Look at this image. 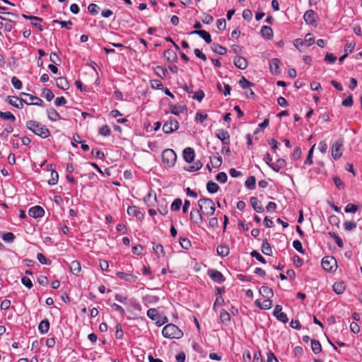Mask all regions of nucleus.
I'll return each mask as SVG.
<instances>
[{
  "instance_id": "f257e3e1",
  "label": "nucleus",
  "mask_w": 362,
  "mask_h": 362,
  "mask_svg": "<svg viewBox=\"0 0 362 362\" xmlns=\"http://www.w3.org/2000/svg\"><path fill=\"white\" fill-rule=\"evenodd\" d=\"M25 125L29 130L42 139H46L50 136L48 128L37 121L28 120Z\"/></svg>"
},
{
  "instance_id": "f03ea898",
  "label": "nucleus",
  "mask_w": 362,
  "mask_h": 362,
  "mask_svg": "<svg viewBox=\"0 0 362 362\" xmlns=\"http://www.w3.org/2000/svg\"><path fill=\"white\" fill-rule=\"evenodd\" d=\"M198 206L203 215L212 216L216 210L214 201L209 198H202L198 201Z\"/></svg>"
},
{
  "instance_id": "7ed1b4c3",
  "label": "nucleus",
  "mask_w": 362,
  "mask_h": 362,
  "mask_svg": "<svg viewBox=\"0 0 362 362\" xmlns=\"http://www.w3.org/2000/svg\"><path fill=\"white\" fill-rule=\"evenodd\" d=\"M162 334L164 337L170 339H180L183 336V332L174 324H168L165 325Z\"/></svg>"
},
{
  "instance_id": "20e7f679",
  "label": "nucleus",
  "mask_w": 362,
  "mask_h": 362,
  "mask_svg": "<svg viewBox=\"0 0 362 362\" xmlns=\"http://www.w3.org/2000/svg\"><path fill=\"white\" fill-rule=\"evenodd\" d=\"M177 159V155L173 149L167 148L162 153V162L168 167H172L175 165Z\"/></svg>"
},
{
  "instance_id": "39448f33",
  "label": "nucleus",
  "mask_w": 362,
  "mask_h": 362,
  "mask_svg": "<svg viewBox=\"0 0 362 362\" xmlns=\"http://www.w3.org/2000/svg\"><path fill=\"white\" fill-rule=\"evenodd\" d=\"M322 268L327 272L335 271L337 264L336 259L331 256L325 257L321 262Z\"/></svg>"
},
{
  "instance_id": "423d86ee",
  "label": "nucleus",
  "mask_w": 362,
  "mask_h": 362,
  "mask_svg": "<svg viewBox=\"0 0 362 362\" xmlns=\"http://www.w3.org/2000/svg\"><path fill=\"white\" fill-rule=\"evenodd\" d=\"M342 141H336L332 146V156L334 160H338L342 155Z\"/></svg>"
},
{
  "instance_id": "0eeeda50",
  "label": "nucleus",
  "mask_w": 362,
  "mask_h": 362,
  "mask_svg": "<svg viewBox=\"0 0 362 362\" xmlns=\"http://www.w3.org/2000/svg\"><path fill=\"white\" fill-rule=\"evenodd\" d=\"M179 128V123L175 119L167 121L163 126V130L165 134H170Z\"/></svg>"
},
{
  "instance_id": "6e6552de",
  "label": "nucleus",
  "mask_w": 362,
  "mask_h": 362,
  "mask_svg": "<svg viewBox=\"0 0 362 362\" xmlns=\"http://www.w3.org/2000/svg\"><path fill=\"white\" fill-rule=\"evenodd\" d=\"M190 220L197 225L200 226L203 221L202 214L199 209H192L190 211Z\"/></svg>"
},
{
  "instance_id": "1a4fd4ad",
  "label": "nucleus",
  "mask_w": 362,
  "mask_h": 362,
  "mask_svg": "<svg viewBox=\"0 0 362 362\" xmlns=\"http://www.w3.org/2000/svg\"><path fill=\"white\" fill-rule=\"evenodd\" d=\"M208 275L214 281L218 284H221L225 281V278L223 277V274L218 270L209 269Z\"/></svg>"
},
{
  "instance_id": "9d476101",
  "label": "nucleus",
  "mask_w": 362,
  "mask_h": 362,
  "mask_svg": "<svg viewBox=\"0 0 362 362\" xmlns=\"http://www.w3.org/2000/svg\"><path fill=\"white\" fill-rule=\"evenodd\" d=\"M28 214L35 218H41L45 214V210L40 206H35L29 209Z\"/></svg>"
},
{
  "instance_id": "9b49d317",
  "label": "nucleus",
  "mask_w": 362,
  "mask_h": 362,
  "mask_svg": "<svg viewBox=\"0 0 362 362\" xmlns=\"http://www.w3.org/2000/svg\"><path fill=\"white\" fill-rule=\"evenodd\" d=\"M216 136L223 144L228 145L230 144V134L228 131L224 129H218L216 132Z\"/></svg>"
},
{
  "instance_id": "f8f14e48",
  "label": "nucleus",
  "mask_w": 362,
  "mask_h": 362,
  "mask_svg": "<svg viewBox=\"0 0 362 362\" xmlns=\"http://www.w3.org/2000/svg\"><path fill=\"white\" fill-rule=\"evenodd\" d=\"M281 310L282 307L279 305H276L274 308L273 314L279 321L286 323L288 322V319L287 315L284 313H282Z\"/></svg>"
},
{
  "instance_id": "ddd939ff",
  "label": "nucleus",
  "mask_w": 362,
  "mask_h": 362,
  "mask_svg": "<svg viewBox=\"0 0 362 362\" xmlns=\"http://www.w3.org/2000/svg\"><path fill=\"white\" fill-rule=\"evenodd\" d=\"M316 16V13H315L313 10H308L305 13L303 18L306 23L313 25L315 23Z\"/></svg>"
},
{
  "instance_id": "4468645a",
  "label": "nucleus",
  "mask_w": 362,
  "mask_h": 362,
  "mask_svg": "<svg viewBox=\"0 0 362 362\" xmlns=\"http://www.w3.org/2000/svg\"><path fill=\"white\" fill-rule=\"evenodd\" d=\"M190 35H199L206 43L209 44L211 42V37L209 33L203 30H196L192 31Z\"/></svg>"
},
{
  "instance_id": "2eb2a0df",
  "label": "nucleus",
  "mask_w": 362,
  "mask_h": 362,
  "mask_svg": "<svg viewBox=\"0 0 362 362\" xmlns=\"http://www.w3.org/2000/svg\"><path fill=\"white\" fill-rule=\"evenodd\" d=\"M183 158L187 163H192L194 158V151L192 148L187 147L183 151Z\"/></svg>"
},
{
  "instance_id": "dca6fc26",
  "label": "nucleus",
  "mask_w": 362,
  "mask_h": 362,
  "mask_svg": "<svg viewBox=\"0 0 362 362\" xmlns=\"http://www.w3.org/2000/svg\"><path fill=\"white\" fill-rule=\"evenodd\" d=\"M116 275L120 279H124V281L129 282V283H134L137 279L136 276H134L132 274H127V273L121 272H118L116 274Z\"/></svg>"
},
{
  "instance_id": "f3484780",
  "label": "nucleus",
  "mask_w": 362,
  "mask_h": 362,
  "mask_svg": "<svg viewBox=\"0 0 362 362\" xmlns=\"http://www.w3.org/2000/svg\"><path fill=\"white\" fill-rule=\"evenodd\" d=\"M233 62L234 64L240 69H245L247 67V61L243 57H235Z\"/></svg>"
},
{
  "instance_id": "a211bd4d",
  "label": "nucleus",
  "mask_w": 362,
  "mask_h": 362,
  "mask_svg": "<svg viewBox=\"0 0 362 362\" xmlns=\"http://www.w3.org/2000/svg\"><path fill=\"white\" fill-rule=\"evenodd\" d=\"M250 204L254 209V210L257 213H262L264 211V208L262 206L261 202L258 200L257 197H252L250 198Z\"/></svg>"
},
{
  "instance_id": "6ab92c4d",
  "label": "nucleus",
  "mask_w": 362,
  "mask_h": 362,
  "mask_svg": "<svg viewBox=\"0 0 362 362\" xmlns=\"http://www.w3.org/2000/svg\"><path fill=\"white\" fill-rule=\"evenodd\" d=\"M127 214L129 216H135L138 219H141L144 216L139 208L135 206H129L127 209Z\"/></svg>"
},
{
  "instance_id": "aec40b11",
  "label": "nucleus",
  "mask_w": 362,
  "mask_h": 362,
  "mask_svg": "<svg viewBox=\"0 0 362 362\" xmlns=\"http://www.w3.org/2000/svg\"><path fill=\"white\" fill-rule=\"evenodd\" d=\"M21 95H23V96L28 97L29 99L31 101H33V100H36V102H35V103L30 102V103H27V105H28L42 106V105H43L42 100L40 99V98L37 97V96H34L33 95H30V94H28V93H21Z\"/></svg>"
},
{
  "instance_id": "412c9836",
  "label": "nucleus",
  "mask_w": 362,
  "mask_h": 362,
  "mask_svg": "<svg viewBox=\"0 0 362 362\" xmlns=\"http://www.w3.org/2000/svg\"><path fill=\"white\" fill-rule=\"evenodd\" d=\"M286 161L284 159L279 158L272 165H269V167L275 172H279L286 166Z\"/></svg>"
},
{
  "instance_id": "4be33fe9",
  "label": "nucleus",
  "mask_w": 362,
  "mask_h": 362,
  "mask_svg": "<svg viewBox=\"0 0 362 362\" xmlns=\"http://www.w3.org/2000/svg\"><path fill=\"white\" fill-rule=\"evenodd\" d=\"M255 304L260 309L268 310V309L272 308V301L269 298L265 299L262 303L259 301V300H257L255 301Z\"/></svg>"
},
{
  "instance_id": "5701e85b",
  "label": "nucleus",
  "mask_w": 362,
  "mask_h": 362,
  "mask_svg": "<svg viewBox=\"0 0 362 362\" xmlns=\"http://www.w3.org/2000/svg\"><path fill=\"white\" fill-rule=\"evenodd\" d=\"M49 329V322L45 319L42 320L38 325V330L41 334H46Z\"/></svg>"
},
{
  "instance_id": "b1692460",
  "label": "nucleus",
  "mask_w": 362,
  "mask_h": 362,
  "mask_svg": "<svg viewBox=\"0 0 362 362\" xmlns=\"http://www.w3.org/2000/svg\"><path fill=\"white\" fill-rule=\"evenodd\" d=\"M259 294L264 298H270L271 297L273 296L274 293L272 289L269 288L267 286H263L259 288Z\"/></svg>"
},
{
  "instance_id": "393cba45",
  "label": "nucleus",
  "mask_w": 362,
  "mask_h": 362,
  "mask_svg": "<svg viewBox=\"0 0 362 362\" xmlns=\"http://www.w3.org/2000/svg\"><path fill=\"white\" fill-rule=\"evenodd\" d=\"M57 86L62 90H67L69 87L67 80L64 77H59L56 79Z\"/></svg>"
},
{
  "instance_id": "a878e982",
  "label": "nucleus",
  "mask_w": 362,
  "mask_h": 362,
  "mask_svg": "<svg viewBox=\"0 0 362 362\" xmlns=\"http://www.w3.org/2000/svg\"><path fill=\"white\" fill-rule=\"evenodd\" d=\"M19 100V98L17 97V96H11V95H9L6 98V102H7L8 104L11 105L12 106L16 107V108H18V109H22L23 108V105L21 104V105H20V103H18V100Z\"/></svg>"
},
{
  "instance_id": "bb28decb",
  "label": "nucleus",
  "mask_w": 362,
  "mask_h": 362,
  "mask_svg": "<svg viewBox=\"0 0 362 362\" xmlns=\"http://www.w3.org/2000/svg\"><path fill=\"white\" fill-rule=\"evenodd\" d=\"M70 271L74 275H78V274L81 272V264L78 261H72L70 264Z\"/></svg>"
},
{
  "instance_id": "cd10ccee",
  "label": "nucleus",
  "mask_w": 362,
  "mask_h": 362,
  "mask_svg": "<svg viewBox=\"0 0 362 362\" xmlns=\"http://www.w3.org/2000/svg\"><path fill=\"white\" fill-rule=\"evenodd\" d=\"M48 118L52 121H57L61 119L59 114L54 108L47 110Z\"/></svg>"
},
{
  "instance_id": "c85d7f7f",
  "label": "nucleus",
  "mask_w": 362,
  "mask_h": 362,
  "mask_svg": "<svg viewBox=\"0 0 362 362\" xmlns=\"http://www.w3.org/2000/svg\"><path fill=\"white\" fill-rule=\"evenodd\" d=\"M279 64H280V61L279 59L274 58L272 59V61L270 62V70H271L272 73L276 74L279 73Z\"/></svg>"
},
{
  "instance_id": "c756f323",
  "label": "nucleus",
  "mask_w": 362,
  "mask_h": 362,
  "mask_svg": "<svg viewBox=\"0 0 362 362\" xmlns=\"http://www.w3.org/2000/svg\"><path fill=\"white\" fill-rule=\"evenodd\" d=\"M164 57L168 62H173L177 59L176 53L172 49H168L164 52Z\"/></svg>"
},
{
  "instance_id": "7c9ffc66",
  "label": "nucleus",
  "mask_w": 362,
  "mask_h": 362,
  "mask_svg": "<svg viewBox=\"0 0 362 362\" xmlns=\"http://www.w3.org/2000/svg\"><path fill=\"white\" fill-rule=\"evenodd\" d=\"M262 252L265 255L270 256L272 254V247H271L270 244L268 243L267 239H265L263 241V243L262 245Z\"/></svg>"
},
{
  "instance_id": "2f4dec72",
  "label": "nucleus",
  "mask_w": 362,
  "mask_h": 362,
  "mask_svg": "<svg viewBox=\"0 0 362 362\" xmlns=\"http://www.w3.org/2000/svg\"><path fill=\"white\" fill-rule=\"evenodd\" d=\"M333 290L337 294H341L345 291V285L342 281L335 282L333 285Z\"/></svg>"
},
{
  "instance_id": "473e14b6",
  "label": "nucleus",
  "mask_w": 362,
  "mask_h": 362,
  "mask_svg": "<svg viewBox=\"0 0 362 362\" xmlns=\"http://www.w3.org/2000/svg\"><path fill=\"white\" fill-rule=\"evenodd\" d=\"M261 34L264 37L270 39L273 36V31L270 27L264 25L261 29Z\"/></svg>"
},
{
  "instance_id": "72a5a7b5",
  "label": "nucleus",
  "mask_w": 362,
  "mask_h": 362,
  "mask_svg": "<svg viewBox=\"0 0 362 362\" xmlns=\"http://www.w3.org/2000/svg\"><path fill=\"white\" fill-rule=\"evenodd\" d=\"M206 189L209 193L214 194L218 192L219 186L213 181H209L206 184Z\"/></svg>"
},
{
  "instance_id": "f704fd0d",
  "label": "nucleus",
  "mask_w": 362,
  "mask_h": 362,
  "mask_svg": "<svg viewBox=\"0 0 362 362\" xmlns=\"http://www.w3.org/2000/svg\"><path fill=\"white\" fill-rule=\"evenodd\" d=\"M211 163L214 168H218L222 164V158L218 153L211 158Z\"/></svg>"
},
{
  "instance_id": "c9c22d12",
  "label": "nucleus",
  "mask_w": 362,
  "mask_h": 362,
  "mask_svg": "<svg viewBox=\"0 0 362 362\" xmlns=\"http://www.w3.org/2000/svg\"><path fill=\"white\" fill-rule=\"evenodd\" d=\"M212 50L221 55L225 54L227 52V49L226 47L219 45L218 44L213 43L211 45Z\"/></svg>"
},
{
  "instance_id": "e433bc0d",
  "label": "nucleus",
  "mask_w": 362,
  "mask_h": 362,
  "mask_svg": "<svg viewBox=\"0 0 362 362\" xmlns=\"http://www.w3.org/2000/svg\"><path fill=\"white\" fill-rule=\"evenodd\" d=\"M310 341L313 351L315 354H319L322 351V347L320 341L315 339H311Z\"/></svg>"
},
{
  "instance_id": "4c0bfd02",
  "label": "nucleus",
  "mask_w": 362,
  "mask_h": 362,
  "mask_svg": "<svg viewBox=\"0 0 362 362\" xmlns=\"http://www.w3.org/2000/svg\"><path fill=\"white\" fill-rule=\"evenodd\" d=\"M216 251L218 255L226 257L229 254V247L226 245H218Z\"/></svg>"
},
{
  "instance_id": "58836bf2",
  "label": "nucleus",
  "mask_w": 362,
  "mask_h": 362,
  "mask_svg": "<svg viewBox=\"0 0 362 362\" xmlns=\"http://www.w3.org/2000/svg\"><path fill=\"white\" fill-rule=\"evenodd\" d=\"M0 118L6 120H9L12 122H15L16 117L10 112L0 111Z\"/></svg>"
},
{
  "instance_id": "ea45409f",
  "label": "nucleus",
  "mask_w": 362,
  "mask_h": 362,
  "mask_svg": "<svg viewBox=\"0 0 362 362\" xmlns=\"http://www.w3.org/2000/svg\"><path fill=\"white\" fill-rule=\"evenodd\" d=\"M328 234L334 240L336 244L338 245L339 247H344V243L337 233L334 232H329Z\"/></svg>"
},
{
  "instance_id": "a19ab883",
  "label": "nucleus",
  "mask_w": 362,
  "mask_h": 362,
  "mask_svg": "<svg viewBox=\"0 0 362 362\" xmlns=\"http://www.w3.org/2000/svg\"><path fill=\"white\" fill-rule=\"evenodd\" d=\"M147 316L153 320H157L159 317L158 311L156 308H150L147 311Z\"/></svg>"
},
{
  "instance_id": "79ce46f5",
  "label": "nucleus",
  "mask_w": 362,
  "mask_h": 362,
  "mask_svg": "<svg viewBox=\"0 0 362 362\" xmlns=\"http://www.w3.org/2000/svg\"><path fill=\"white\" fill-rule=\"evenodd\" d=\"M50 175H51V177L48 180L49 185H56L57 183L58 178H59L58 173L56 170H52Z\"/></svg>"
},
{
  "instance_id": "37998d69",
  "label": "nucleus",
  "mask_w": 362,
  "mask_h": 362,
  "mask_svg": "<svg viewBox=\"0 0 362 362\" xmlns=\"http://www.w3.org/2000/svg\"><path fill=\"white\" fill-rule=\"evenodd\" d=\"M220 318L221 320L224 323H228L230 321V316L229 313L225 310H221Z\"/></svg>"
},
{
  "instance_id": "c03bdc74",
  "label": "nucleus",
  "mask_w": 362,
  "mask_h": 362,
  "mask_svg": "<svg viewBox=\"0 0 362 362\" xmlns=\"http://www.w3.org/2000/svg\"><path fill=\"white\" fill-rule=\"evenodd\" d=\"M255 177L254 176H250L245 181V187L248 189H252L255 187Z\"/></svg>"
},
{
  "instance_id": "a18cd8bd",
  "label": "nucleus",
  "mask_w": 362,
  "mask_h": 362,
  "mask_svg": "<svg viewBox=\"0 0 362 362\" xmlns=\"http://www.w3.org/2000/svg\"><path fill=\"white\" fill-rule=\"evenodd\" d=\"M239 85L243 89H247L248 87L253 86L254 84L246 79L244 76H242L239 81Z\"/></svg>"
},
{
  "instance_id": "49530a36",
  "label": "nucleus",
  "mask_w": 362,
  "mask_h": 362,
  "mask_svg": "<svg viewBox=\"0 0 362 362\" xmlns=\"http://www.w3.org/2000/svg\"><path fill=\"white\" fill-rule=\"evenodd\" d=\"M42 94L48 101H51L54 98V93L48 88H43Z\"/></svg>"
},
{
  "instance_id": "de8ad7c7",
  "label": "nucleus",
  "mask_w": 362,
  "mask_h": 362,
  "mask_svg": "<svg viewBox=\"0 0 362 362\" xmlns=\"http://www.w3.org/2000/svg\"><path fill=\"white\" fill-rule=\"evenodd\" d=\"M155 71H156V74L160 76V78H165V76H166V73L168 71V69H163L162 66H157L156 68H155Z\"/></svg>"
},
{
  "instance_id": "09e8293b",
  "label": "nucleus",
  "mask_w": 362,
  "mask_h": 362,
  "mask_svg": "<svg viewBox=\"0 0 362 362\" xmlns=\"http://www.w3.org/2000/svg\"><path fill=\"white\" fill-rule=\"evenodd\" d=\"M182 202L180 198L175 199L171 204L172 211H179L182 206Z\"/></svg>"
},
{
  "instance_id": "8fccbe9b",
  "label": "nucleus",
  "mask_w": 362,
  "mask_h": 362,
  "mask_svg": "<svg viewBox=\"0 0 362 362\" xmlns=\"http://www.w3.org/2000/svg\"><path fill=\"white\" fill-rule=\"evenodd\" d=\"M315 146V145H313L309 150L308 156L304 162L305 165H310L313 163V155Z\"/></svg>"
},
{
  "instance_id": "3c124183",
  "label": "nucleus",
  "mask_w": 362,
  "mask_h": 362,
  "mask_svg": "<svg viewBox=\"0 0 362 362\" xmlns=\"http://www.w3.org/2000/svg\"><path fill=\"white\" fill-rule=\"evenodd\" d=\"M15 15L10 12H5V13H0V18L4 21H8L9 22L14 21L13 19H12L10 17H14Z\"/></svg>"
},
{
  "instance_id": "603ef678",
  "label": "nucleus",
  "mask_w": 362,
  "mask_h": 362,
  "mask_svg": "<svg viewBox=\"0 0 362 362\" xmlns=\"http://www.w3.org/2000/svg\"><path fill=\"white\" fill-rule=\"evenodd\" d=\"M53 23L60 24L62 28H66L69 30H70L71 28V25H72V22L71 21H59V20H54Z\"/></svg>"
},
{
  "instance_id": "864d4df0",
  "label": "nucleus",
  "mask_w": 362,
  "mask_h": 362,
  "mask_svg": "<svg viewBox=\"0 0 362 362\" xmlns=\"http://www.w3.org/2000/svg\"><path fill=\"white\" fill-rule=\"evenodd\" d=\"M180 243L182 247L184 249H186V250L189 249L191 247V242L187 238H180Z\"/></svg>"
},
{
  "instance_id": "5fc2aeb1",
  "label": "nucleus",
  "mask_w": 362,
  "mask_h": 362,
  "mask_svg": "<svg viewBox=\"0 0 362 362\" xmlns=\"http://www.w3.org/2000/svg\"><path fill=\"white\" fill-rule=\"evenodd\" d=\"M153 251L159 257L160 255L162 256L165 255L164 249L162 245L160 244H156L153 247Z\"/></svg>"
},
{
  "instance_id": "6e6d98bb",
  "label": "nucleus",
  "mask_w": 362,
  "mask_h": 362,
  "mask_svg": "<svg viewBox=\"0 0 362 362\" xmlns=\"http://www.w3.org/2000/svg\"><path fill=\"white\" fill-rule=\"evenodd\" d=\"M216 179L218 182H219L221 183H225L227 181L228 177H227V175L226 174V173L221 172L216 175Z\"/></svg>"
},
{
  "instance_id": "4d7b16f0",
  "label": "nucleus",
  "mask_w": 362,
  "mask_h": 362,
  "mask_svg": "<svg viewBox=\"0 0 362 362\" xmlns=\"http://www.w3.org/2000/svg\"><path fill=\"white\" fill-rule=\"evenodd\" d=\"M99 133L105 136H109L111 133V130L107 125L102 126L99 129Z\"/></svg>"
},
{
  "instance_id": "13d9d810",
  "label": "nucleus",
  "mask_w": 362,
  "mask_h": 362,
  "mask_svg": "<svg viewBox=\"0 0 362 362\" xmlns=\"http://www.w3.org/2000/svg\"><path fill=\"white\" fill-rule=\"evenodd\" d=\"M11 83L17 90H20L23 87L22 82L16 76L11 78Z\"/></svg>"
},
{
  "instance_id": "bf43d9fd",
  "label": "nucleus",
  "mask_w": 362,
  "mask_h": 362,
  "mask_svg": "<svg viewBox=\"0 0 362 362\" xmlns=\"http://www.w3.org/2000/svg\"><path fill=\"white\" fill-rule=\"evenodd\" d=\"M293 246L300 253L303 254L305 252V250H303L302 244L300 240H294L293 242Z\"/></svg>"
},
{
  "instance_id": "052dcab7",
  "label": "nucleus",
  "mask_w": 362,
  "mask_h": 362,
  "mask_svg": "<svg viewBox=\"0 0 362 362\" xmlns=\"http://www.w3.org/2000/svg\"><path fill=\"white\" fill-rule=\"evenodd\" d=\"M88 11L93 14V15H96L99 12V7L98 6L97 4H89L88 7Z\"/></svg>"
},
{
  "instance_id": "680f3d73",
  "label": "nucleus",
  "mask_w": 362,
  "mask_h": 362,
  "mask_svg": "<svg viewBox=\"0 0 362 362\" xmlns=\"http://www.w3.org/2000/svg\"><path fill=\"white\" fill-rule=\"evenodd\" d=\"M202 167V163L199 160H197L192 165L189 166V168H187V170L189 172H194L199 170Z\"/></svg>"
},
{
  "instance_id": "e2e57ef3",
  "label": "nucleus",
  "mask_w": 362,
  "mask_h": 362,
  "mask_svg": "<svg viewBox=\"0 0 362 362\" xmlns=\"http://www.w3.org/2000/svg\"><path fill=\"white\" fill-rule=\"evenodd\" d=\"M250 255L252 257H255L256 258L259 262L263 263V264H265L266 263V261L264 259V258L256 250H253L251 253H250Z\"/></svg>"
},
{
  "instance_id": "0e129e2a",
  "label": "nucleus",
  "mask_w": 362,
  "mask_h": 362,
  "mask_svg": "<svg viewBox=\"0 0 362 362\" xmlns=\"http://www.w3.org/2000/svg\"><path fill=\"white\" fill-rule=\"evenodd\" d=\"M344 226L346 230L350 231L356 228V223L354 221H346Z\"/></svg>"
},
{
  "instance_id": "69168bd1",
  "label": "nucleus",
  "mask_w": 362,
  "mask_h": 362,
  "mask_svg": "<svg viewBox=\"0 0 362 362\" xmlns=\"http://www.w3.org/2000/svg\"><path fill=\"white\" fill-rule=\"evenodd\" d=\"M37 260L42 264H50L51 262L47 259V257L42 253L37 255Z\"/></svg>"
},
{
  "instance_id": "338daca9",
  "label": "nucleus",
  "mask_w": 362,
  "mask_h": 362,
  "mask_svg": "<svg viewBox=\"0 0 362 362\" xmlns=\"http://www.w3.org/2000/svg\"><path fill=\"white\" fill-rule=\"evenodd\" d=\"M305 43H307V47L310 46L315 42V39L311 33H308L305 36Z\"/></svg>"
},
{
  "instance_id": "774afa93",
  "label": "nucleus",
  "mask_w": 362,
  "mask_h": 362,
  "mask_svg": "<svg viewBox=\"0 0 362 362\" xmlns=\"http://www.w3.org/2000/svg\"><path fill=\"white\" fill-rule=\"evenodd\" d=\"M93 156L103 160L105 158L104 153L98 148H93L91 151Z\"/></svg>"
}]
</instances>
